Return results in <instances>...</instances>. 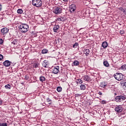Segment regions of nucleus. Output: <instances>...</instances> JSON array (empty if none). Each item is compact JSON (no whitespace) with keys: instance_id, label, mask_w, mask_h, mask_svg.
<instances>
[{"instance_id":"obj_1","label":"nucleus","mask_w":126,"mask_h":126,"mask_svg":"<svg viewBox=\"0 0 126 126\" xmlns=\"http://www.w3.org/2000/svg\"><path fill=\"white\" fill-rule=\"evenodd\" d=\"M19 29L22 33H26L29 31V26L26 24H22L19 26Z\"/></svg>"},{"instance_id":"obj_2","label":"nucleus","mask_w":126,"mask_h":126,"mask_svg":"<svg viewBox=\"0 0 126 126\" xmlns=\"http://www.w3.org/2000/svg\"><path fill=\"white\" fill-rule=\"evenodd\" d=\"M43 2L41 0H32V4L36 7H41Z\"/></svg>"},{"instance_id":"obj_3","label":"nucleus","mask_w":126,"mask_h":126,"mask_svg":"<svg viewBox=\"0 0 126 126\" xmlns=\"http://www.w3.org/2000/svg\"><path fill=\"white\" fill-rule=\"evenodd\" d=\"M126 100V96L124 95H118L115 97V101L117 103L125 101Z\"/></svg>"},{"instance_id":"obj_4","label":"nucleus","mask_w":126,"mask_h":126,"mask_svg":"<svg viewBox=\"0 0 126 126\" xmlns=\"http://www.w3.org/2000/svg\"><path fill=\"white\" fill-rule=\"evenodd\" d=\"M76 10V6H75V4H71L69 6V11H70L71 13H73V12H74V11H75Z\"/></svg>"},{"instance_id":"obj_5","label":"nucleus","mask_w":126,"mask_h":126,"mask_svg":"<svg viewBox=\"0 0 126 126\" xmlns=\"http://www.w3.org/2000/svg\"><path fill=\"white\" fill-rule=\"evenodd\" d=\"M124 109L122 105H117L116 107L115 108V111L116 113H121L123 112Z\"/></svg>"},{"instance_id":"obj_6","label":"nucleus","mask_w":126,"mask_h":126,"mask_svg":"<svg viewBox=\"0 0 126 126\" xmlns=\"http://www.w3.org/2000/svg\"><path fill=\"white\" fill-rule=\"evenodd\" d=\"M114 77L116 79V80H118V81H121V80H123V77H124V75H123V74L119 73L117 75H115Z\"/></svg>"},{"instance_id":"obj_7","label":"nucleus","mask_w":126,"mask_h":126,"mask_svg":"<svg viewBox=\"0 0 126 126\" xmlns=\"http://www.w3.org/2000/svg\"><path fill=\"white\" fill-rule=\"evenodd\" d=\"M63 11V8L58 7L55 8V10L53 11V12L55 13V14H60V13H62Z\"/></svg>"},{"instance_id":"obj_8","label":"nucleus","mask_w":126,"mask_h":126,"mask_svg":"<svg viewBox=\"0 0 126 126\" xmlns=\"http://www.w3.org/2000/svg\"><path fill=\"white\" fill-rule=\"evenodd\" d=\"M59 71H60L59 66H56L52 69V73H54V74H58V73H59Z\"/></svg>"},{"instance_id":"obj_9","label":"nucleus","mask_w":126,"mask_h":126,"mask_svg":"<svg viewBox=\"0 0 126 126\" xmlns=\"http://www.w3.org/2000/svg\"><path fill=\"white\" fill-rule=\"evenodd\" d=\"M59 29H60V26L58 25H55L53 27V32L55 33H58Z\"/></svg>"},{"instance_id":"obj_10","label":"nucleus","mask_w":126,"mask_h":126,"mask_svg":"<svg viewBox=\"0 0 126 126\" xmlns=\"http://www.w3.org/2000/svg\"><path fill=\"white\" fill-rule=\"evenodd\" d=\"M1 32L3 35H4V34H6L8 32V29L6 27L3 28L1 30Z\"/></svg>"},{"instance_id":"obj_11","label":"nucleus","mask_w":126,"mask_h":126,"mask_svg":"<svg viewBox=\"0 0 126 126\" xmlns=\"http://www.w3.org/2000/svg\"><path fill=\"white\" fill-rule=\"evenodd\" d=\"M83 78L85 81H91V78L89 77L88 75H85L84 77H83Z\"/></svg>"},{"instance_id":"obj_12","label":"nucleus","mask_w":126,"mask_h":126,"mask_svg":"<svg viewBox=\"0 0 126 126\" xmlns=\"http://www.w3.org/2000/svg\"><path fill=\"white\" fill-rule=\"evenodd\" d=\"M11 62H10L8 60H6L3 63V64L4 66H9V65H10V63Z\"/></svg>"},{"instance_id":"obj_13","label":"nucleus","mask_w":126,"mask_h":126,"mask_svg":"<svg viewBox=\"0 0 126 126\" xmlns=\"http://www.w3.org/2000/svg\"><path fill=\"white\" fill-rule=\"evenodd\" d=\"M42 65L44 67H49V63H48V61L44 60L42 63Z\"/></svg>"},{"instance_id":"obj_14","label":"nucleus","mask_w":126,"mask_h":126,"mask_svg":"<svg viewBox=\"0 0 126 126\" xmlns=\"http://www.w3.org/2000/svg\"><path fill=\"white\" fill-rule=\"evenodd\" d=\"M84 53L86 55V57H88L89 54H90V50L89 49H84Z\"/></svg>"},{"instance_id":"obj_15","label":"nucleus","mask_w":126,"mask_h":126,"mask_svg":"<svg viewBox=\"0 0 126 126\" xmlns=\"http://www.w3.org/2000/svg\"><path fill=\"white\" fill-rule=\"evenodd\" d=\"M101 46L104 49H106V48L108 47V42L106 41H104L102 42Z\"/></svg>"},{"instance_id":"obj_16","label":"nucleus","mask_w":126,"mask_h":126,"mask_svg":"<svg viewBox=\"0 0 126 126\" xmlns=\"http://www.w3.org/2000/svg\"><path fill=\"white\" fill-rule=\"evenodd\" d=\"M72 64H73L74 66H77V65H79V62H78L77 60H75L73 62Z\"/></svg>"},{"instance_id":"obj_17","label":"nucleus","mask_w":126,"mask_h":126,"mask_svg":"<svg viewBox=\"0 0 126 126\" xmlns=\"http://www.w3.org/2000/svg\"><path fill=\"white\" fill-rule=\"evenodd\" d=\"M121 85L123 86L124 90H126V81H124L122 83Z\"/></svg>"},{"instance_id":"obj_18","label":"nucleus","mask_w":126,"mask_h":126,"mask_svg":"<svg viewBox=\"0 0 126 126\" xmlns=\"http://www.w3.org/2000/svg\"><path fill=\"white\" fill-rule=\"evenodd\" d=\"M39 80H40V81H41V82H44V81H45V80H46V78H45V77H44L43 76H41L39 77Z\"/></svg>"},{"instance_id":"obj_19","label":"nucleus","mask_w":126,"mask_h":126,"mask_svg":"<svg viewBox=\"0 0 126 126\" xmlns=\"http://www.w3.org/2000/svg\"><path fill=\"white\" fill-rule=\"evenodd\" d=\"M103 64L104 66H106V67H109V66H110V64H109V63H108V61H104Z\"/></svg>"},{"instance_id":"obj_20","label":"nucleus","mask_w":126,"mask_h":126,"mask_svg":"<svg viewBox=\"0 0 126 126\" xmlns=\"http://www.w3.org/2000/svg\"><path fill=\"white\" fill-rule=\"evenodd\" d=\"M17 43H18V40L14 39L13 41L11 42L12 45H17Z\"/></svg>"},{"instance_id":"obj_21","label":"nucleus","mask_w":126,"mask_h":126,"mask_svg":"<svg viewBox=\"0 0 126 126\" xmlns=\"http://www.w3.org/2000/svg\"><path fill=\"white\" fill-rule=\"evenodd\" d=\"M80 90H85V89L86 88V87L85 86V85H83V84H81L80 86Z\"/></svg>"},{"instance_id":"obj_22","label":"nucleus","mask_w":126,"mask_h":126,"mask_svg":"<svg viewBox=\"0 0 126 126\" xmlns=\"http://www.w3.org/2000/svg\"><path fill=\"white\" fill-rule=\"evenodd\" d=\"M76 82L77 84H82V83H83V81H82L81 79H78L76 80Z\"/></svg>"},{"instance_id":"obj_23","label":"nucleus","mask_w":126,"mask_h":126,"mask_svg":"<svg viewBox=\"0 0 126 126\" xmlns=\"http://www.w3.org/2000/svg\"><path fill=\"white\" fill-rule=\"evenodd\" d=\"M120 69L126 70V64H123L121 67H120Z\"/></svg>"},{"instance_id":"obj_24","label":"nucleus","mask_w":126,"mask_h":126,"mask_svg":"<svg viewBox=\"0 0 126 126\" xmlns=\"http://www.w3.org/2000/svg\"><path fill=\"white\" fill-rule=\"evenodd\" d=\"M17 13L19 14H22V13H23V10L21 9H19L17 10Z\"/></svg>"},{"instance_id":"obj_25","label":"nucleus","mask_w":126,"mask_h":126,"mask_svg":"<svg viewBox=\"0 0 126 126\" xmlns=\"http://www.w3.org/2000/svg\"><path fill=\"white\" fill-rule=\"evenodd\" d=\"M58 92H62L63 91V88L61 87H58L57 88Z\"/></svg>"},{"instance_id":"obj_26","label":"nucleus","mask_w":126,"mask_h":126,"mask_svg":"<svg viewBox=\"0 0 126 126\" xmlns=\"http://www.w3.org/2000/svg\"><path fill=\"white\" fill-rule=\"evenodd\" d=\"M5 88L6 89H10V88H11V86L9 84L6 85L5 86Z\"/></svg>"},{"instance_id":"obj_27","label":"nucleus","mask_w":126,"mask_h":126,"mask_svg":"<svg viewBox=\"0 0 126 126\" xmlns=\"http://www.w3.org/2000/svg\"><path fill=\"white\" fill-rule=\"evenodd\" d=\"M48 53V50L46 49H44L42 50V54H47Z\"/></svg>"},{"instance_id":"obj_28","label":"nucleus","mask_w":126,"mask_h":126,"mask_svg":"<svg viewBox=\"0 0 126 126\" xmlns=\"http://www.w3.org/2000/svg\"><path fill=\"white\" fill-rule=\"evenodd\" d=\"M39 67V64L37 63H34L33 64V67H35V68H37V67Z\"/></svg>"},{"instance_id":"obj_29","label":"nucleus","mask_w":126,"mask_h":126,"mask_svg":"<svg viewBox=\"0 0 126 126\" xmlns=\"http://www.w3.org/2000/svg\"><path fill=\"white\" fill-rule=\"evenodd\" d=\"M0 126H7L6 123H0Z\"/></svg>"},{"instance_id":"obj_30","label":"nucleus","mask_w":126,"mask_h":126,"mask_svg":"<svg viewBox=\"0 0 126 126\" xmlns=\"http://www.w3.org/2000/svg\"><path fill=\"white\" fill-rule=\"evenodd\" d=\"M77 46H78V43L76 42L73 45V48H77Z\"/></svg>"},{"instance_id":"obj_31","label":"nucleus","mask_w":126,"mask_h":126,"mask_svg":"<svg viewBox=\"0 0 126 126\" xmlns=\"http://www.w3.org/2000/svg\"><path fill=\"white\" fill-rule=\"evenodd\" d=\"M25 79L26 80H28L29 79V75H26L25 76Z\"/></svg>"},{"instance_id":"obj_32","label":"nucleus","mask_w":126,"mask_h":126,"mask_svg":"<svg viewBox=\"0 0 126 126\" xmlns=\"http://www.w3.org/2000/svg\"><path fill=\"white\" fill-rule=\"evenodd\" d=\"M100 87H102V88H105V87H106V85H104V84H103V83H102L100 84Z\"/></svg>"},{"instance_id":"obj_33","label":"nucleus","mask_w":126,"mask_h":126,"mask_svg":"<svg viewBox=\"0 0 126 126\" xmlns=\"http://www.w3.org/2000/svg\"><path fill=\"white\" fill-rule=\"evenodd\" d=\"M119 10L123 11V12H124V11L125 10V9H124V8L122 7L119 8Z\"/></svg>"},{"instance_id":"obj_34","label":"nucleus","mask_w":126,"mask_h":126,"mask_svg":"<svg viewBox=\"0 0 126 126\" xmlns=\"http://www.w3.org/2000/svg\"><path fill=\"white\" fill-rule=\"evenodd\" d=\"M3 59V56L2 55L0 54V61H1Z\"/></svg>"},{"instance_id":"obj_35","label":"nucleus","mask_w":126,"mask_h":126,"mask_svg":"<svg viewBox=\"0 0 126 126\" xmlns=\"http://www.w3.org/2000/svg\"><path fill=\"white\" fill-rule=\"evenodd\" d=\"M57 20H58V21H63V18H58L57 19Z\"/></svg>"},{"instance_id":"obj_36","label":"nucleus","mask_w":126,"mask_h":126,"mask_svg":"<svg viewBox=\"0 0 126 126\" xmlns=\"http://www.w3.org/2000/svg\"><path fill=\"white\" fill-rule=\"evenodd\" d=\"M3 43V40L2 39H0V45H1Z\"/></svg>"},{"instance_id":"obj_37","label":"nucleus","mask_w":126,"mask_h":126,"mask_svg":"<svg viewBox=\"0 0 126 126\" xmlns=\"http://www.w3.org/2000/svg\"><path fill=\"white\" fill-rule=\"evenodd\" d=\"M46 101L47 102H52V100L49 98H47Z\"/></svg>"},{"instance_id":"obj_38","label":"nucleus","mask_w":126,"mask_h":126,"mask_svg":"<svg viewBox=\"0 0 126 126\" xmlns=\"http://www.w3.org/2000/svg\"><path fill=\"white\" fill-rule=\"evenodd\" d=\"M106 100H102L101 101V104H106Z\"/></svg>"},{"instance_id":"obj_39","label":"nucleus","mask_w":126,"mask_h":126,"mask_svg":"<svg viewBox=\"0 0 126 126\" xmlns=\"http://www.w3.org/2000/svg\"><path fill=\"white\" fill-rule=\"evenodd\" d=\"M120 34L123 35V34H125V31H120Z\"/></svg>"},{"instance_id":"obj_40","label":"nucleus","mask_w":126,"mask_h":126,"mask_svg":"<svg viewBox=\"0 0 126 126\" xmlns=\"http://www.w3.org/2000/svg\"><path fill=\"white\" fill-rule=\"evenodd\" d=\"M123 13L125 15H126V9H124V10L123 11Z\"/></svg>"},{"instance_id":"obj_41","label":"nucleus","mask_w":126,"mask_h":126,"mask_svg":"<svg viewBox=\"0 0 126 126\" xmlns=\"http://www.w3.org/2000/svg\"><path fill=\"white\" fill-rule=\"evenodd\" d=\"M1 9H2L1 4L0 3V11L1 10Z\"/></svg>"},{"instance_id":"obj_42","label":"nucleus","mask_w":126,"mask_h":126,"mask_svg":"<svg viewBox=\"0 0 126 126\" xmlns=\"http://www.w3.org/2000/svg\"><path fill=\"white\" fill-rule=\"evenodd\" d=\"M2 104V100L1 99H0V105H1Z\"/></svg>"},{"instance_id":"obj_43","label":"nucleus","mask_w":126,"mask_h":126,"mask_svg":"<svg viewBox=\"0 0 126 126\" xmlns=\"http://www.w3.org/2000/svg\"><path fill=\"white\" fill-rule=\"evenodd\" d=\"M98 94H99V95H102V93L101 92H99Z\"/></svg>"},{"instance_id":"obj_44","label":"nucleus","mask_w":126,"mask_h":126,"mask_svg":"<svg viewBox=\"0 0 126 126\" xmlns=\"http://www.w3.org/2000/svg\"><path fill=\"white\" fill-rule=\"evenodd\" d=\"M63 1H65V2H67V1H68V0H63Z\"/></svg>"},{"instance_id":"obj_45","label":"nucleus","mask_w":126,"mask_h":126,"mask_svg":"<svg viewBox=\"0 0 126 126\" xmlns=\"http://www.w3.org/2000/svg\"><path fill=\"white\" fill-rule=\"evenodd\" d=\"M78 96H81L80 94H77Z\"/></svg>"},{"instance_id":"obj_46","label":"nucleus","mask_w":126,"mask_h":126,"mask_svg":"<svg viewBox=\"0 0 126 126\" xmlns=\"http://www.w3.org/2000/svg\"><path fill=\"white\" fill-rule=\"evenodd\" d=\"M114 95L116 96V95H117V93H114Z\"/></svg>"},{"instance_id":"obj_47","label":"nucleus","mask_w":126,"mask_h":126,"mask_svg":"<svg viewBox=\"0 0 126 126\" xmlns=\"http://www.w3.org/2000/svg\"><path fill=\"white\" fill-rule=\"evenodd\" d=\"M49 105H51L52 104V102L49 103Z\"/></svg>"}]
</instances>
